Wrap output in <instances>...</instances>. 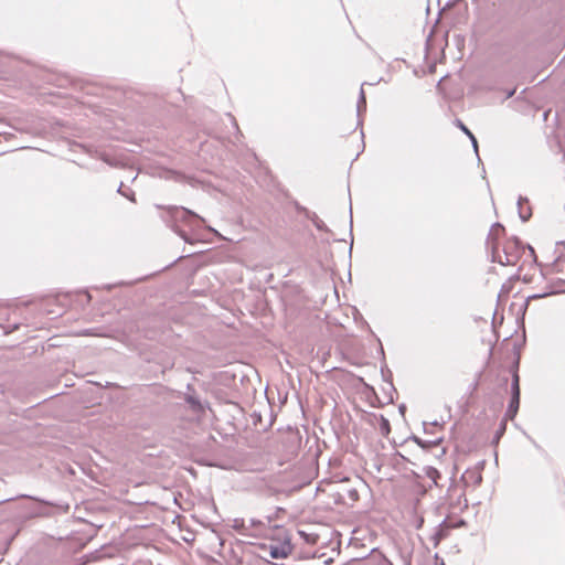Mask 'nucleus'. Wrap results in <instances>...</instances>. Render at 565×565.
Masks as SVG:
<instances>
[{"label":"nucleus","mask_w":565,"mask_h":565,"mask_svg":"<svg viewBox=\"0 0 565 565\" xmlns=\"http://www.w3.org/2000/svg\"><path fill=\"white\" fill-rule=\"evenodd\" d=\"M504 235V227L494 225L488 237V245L491 247L493 260L503 266H514L523 255V248L516 238H505L502 244L498 239Z\"/></svg>","instance_id":"nucleus-1"},{"label":"nucleus","mask_w":565,"mask_h":565,"mask_svg":"<svg viewBox=\"0 0 565 565\" xmlns=\"http://www.w3.org/2000/svg\"><path fill=\"white\" fill-rule=\"evenodd\" d=\"M376 409L375 412H367L361 405H355V412L360 417L361 429L366 433L375 431L381 436H388L391 426L388 419Z\"/></svg>","instance_id":"nucleus-2"},{"label":"nucleus","mask_w":565,"mask_h":565,"mask_svg":"<svg viewBox=\"0 0 565 565\" xmlns=\"http://www.w3.org/2000/svg\"><path fill=\"white\" fill-rule=\"evenodd\" d=\"M355 394L359 395L364 405L375 409L380 408V399L375 394L373 384L366 382L364 376H359V383H355Z\"/></svg>","instance_id":"nucleus-3"},{"label":"nucleus","mask_w":565,"mask_h":565,"mask_svg":"<svg viewBox=\"0 0 565 565\" xmlns=\"http://www.w3.org/2000/svg\"><path fill=\"white\" fill-rule=\"evenodd\" d=\"M519 405H520V377H519V374L516 372H514L513 382H512V397H511V401H510V404H509V407L507 411V416L510 419H513L514 416L516 415Z\"/></svg>","instance_id":"nucleus-4"},{"label":"nucleus","mask_w":565,"mask_h":565,"mask_svg":"<svg viewBox=\"0 0 565 565\" xmlns=\"http://www.w3.org/2000/svg\"><path fill=\"white\" fill-rule=\"evenodd\" d=\"M355 565H392V563L382 553L373 550L366 558L355 556Z\"/></svg>","instance_id":"nucleus-5"},{"label":"nucleus","mask_w":565,"mask_h":565,"mask_svg":"<svg viewBox=\"0 0 565 565\" xmlns=\"http://www.w3.org/2000/svg\"><path fill=\"white\" fill-rule=\"evenodd\" d=\"M359 376H364L365 381L373 384L379 380V370L375 362H367L360 374H355V383H359Z\"/></svg>","instance_id":"nucleus-6"},{"label":"nucleus","mask_w":565,"mask_h":565,"mask_svg":"<svg viewBox=\"0 0 565 565\" xmlns=\"http://www.w3.org/2000/svg\"><path fill=\"white\" fill-rule=\"evenodd\" d=\"M292 548L289 542L285 541L279 545H270L269 546V555L273 558H286Z\"/></svg>","instance_id":"nucleus-7"},{"label":"nucleus","mask_w":565,"mask_h":565,"mask_svg":"<svg viewBox=\"0 0 565 565\" xmlns=\"http://www.w3.org/2000/svg\"><path fill=\"white\" fill-rule=\"evenodd\" d=\"M173 216L185 220V217H199L195 213L184 207H172Z\"/></svg>","instance_id":"nucleus-8"},{"label":"nucleus","mask_w":565,"mask_h":565,"mask_svg":"<svg viewBox=\"0 0 565 565\" xmlns=\"http://www.w3.org/2000/svg\"><path fill=\"white\" fill-rule=\"evenodd\" d=\"M298 534L308 543L315 544L317 542L318 535L306 533L305 531H299Z\"/></svg>","instance_id":"nucleus-9"},{"label":"nucleus","mask_w":565,"mask_h":565,"mask_svg":"<svg viewBox=\"0 0 565 565\" xmlns=\"http://www.w3.org/2000/svg\"><path fill=\"white\" fill-rule=\"evenodd\" d=\"M458 127L466 134L468 135L472 140L473 142H476V139L473 137V135L470 132V130L461 122V121H458Z\"/></svg>","instance_id":"nucleus-10"},{"label":"nucleus","mask_w":565,"mask_h":565,"mask_svg":"<svg viewBox=\"0 0 565 565\" xmlns=\"http://www.w3.org/2000/svg\"><path fill=\"white\" fill-rule=\"evenodd\" d=\"M235 529H239L241 526H243V521H239V520H234V525H233Z\"/></svg>","instance_id":"nucleus-11"},{"label":"nucleus","mask_w":565,"mask_h":565,"mask_svg":"<svg viewBox=\"0 0 565 565\" xmlns=\"http://www.w3.org/2000/svg\"><path fill=\"white\" fill-rule=\"evenodd\" d=\"M353 249V241L350 243V252Z\"/></svg>","instance_id":"nucleus-12"},{"label":"nucleus","mask_w":565,"mask_h":565,"mask_svg":"<svg viewBox=\"0 0 565 565\" xmlns=\"http://www.w3.org/2000/svg\"><path fill=\"white\" fill-rule=\"evenodd\" d=\"M361 98H362V102L365 103V96L363 95V93L361 94Z\"/></svg>","instance_id":"nucleus-13"}]
</instances>
